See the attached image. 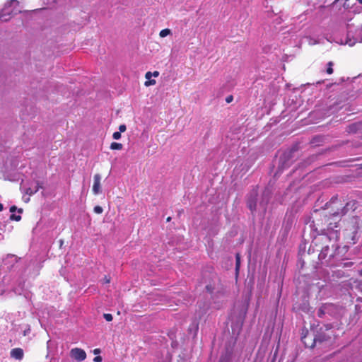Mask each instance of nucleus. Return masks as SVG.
<instances>
[{"instance_id":"nucleus-1","label":"nucleus","mask_w":362,"mask_h":362,"mask_svg":"<svg viewBox=\"0 0 362 362\" xmlns=\"http://www.w3.org/2000/svg\"><path fill=\"white\" fill-rule=\"evenodd\" d=\"M356 209V203L355 201H351L344 204V202L337 195H335L325 204L321 210L326 211L329 217L332 216L338 218L346 214L349 211H354Z\"/></svg>"},{"instance_id":"nucleus-2","label":"nucleus","mask_w":362,"mask_h":362,"mask_svg":"<svg viewBox=\"0 0 362 362\" xmlns=\"http://www.w3.org/2000/svg\"><path fill=\"white\" fill-rule=\"evenodd\" d=\"M312 227L314 230L319 235V237L315 238L314 243L315 245H319V241L325 243L329 240V236L325 234L327 230V223L329 221L330 217L327 215L326 211L316 209L312 215Z\"/></svg>"},{"instance_id":"nucleus-3","label":"nucleus","mask_w":362,"mask_h":362,"mask_svg":"<svg viewBox=\"0 0 362 362\" xmlns=\"http://www.w3.org/2000/svg\"><path fill=\"white\" fill-rule=\"evenodd\" d=\"M333 335V331L332 330L331 325H326L325 329L320 328L319 329L313 339V342L310 344H307L305 341L307 336L302 337V341L305 344V346L313 348L317 343L321 344L322 342L330 341Z\"/></svg>"},{"instance_id":"nucleus-4","label":"nucleus","mask_w":362,"mask_h":362,"mask_svg":"<svg viewBox=\"0 0 362 362\" xmlns=\"http://www.w3.org/2000/svg\"><path fill=\"white\" fill-rule=\"evenodd\" d=\"M327 241L329 244L322 245L321 247L319 259H325L328 257V260H326V262L329 264V260L334 256L335 251L339 248V246L335 241L332 242L330 238Z\"/></svg>"},{"instance_id":"nucleus-5","label":"nucleus","mask_w":362,"mask_h":362,"mask_svg":"<svg viewBox=\"0 0 362 362\" xmlns=\"http://www.w3.org/2000/svg\"><path fill=\"white\" fill-rule=\"evenodd\" d=\"M341 218H333L330 216L329 221L327 223V230H326L325 234L329 236V235L332 234L335 240H338L339 238V230H337L339 227V221Z\"/></svg>"},{"instance_id":"nucleus-6","label":"nucleus","mask_w":362,"mask_h":362,"mask_svg":"<svg viewBox=\"0 0 362 362\" xmlns=\"http://www.w3.org/2000/svg\"><path fill=\"white\" fill-rule=\"evenodd\" d=\"M338 307L331 303H327L322 304L317 311V316L322 317L326 314L329 315H334L338 313Z\"/></svg>"},{"instance_id":"nucleus-7","label":"nucleus","mask_w":362,"mask_h":362,"mask_svg":"<svg viewBox=\"0 0 362 362\" xmlns=\"http://www.w3.org/2000/svg\"><path fill=\"white\" fill-rule=\"evenodd\" d=\"M70 356L77 362H81L86 358V353L80 348H74L70 351Z\"/></svg>"},{"instance_id":"nucleus-8","label":"nucleus","mask_w":362,"mask_h":362,"mask_svg":"<svg viewBox=\"0 0 362 362\" xmlns=\"http://www.w3.org/2000/svg\"><path fill=\"white\" fill-rule=\"evenodd\" d=\"M101 176L100 174L97 173L93 176V185L92 187L93 193L94 194H98L101 192V185H100Z\"/></svg>"},{"instance_id":"nucleus-9","label":"nucleus","mask_w":362,"mask_h":362,"mask_svg":"<svg viewBox=\"0 0 362 362\" xmlns=\"http://www.w3.org/2000/svg\"><path fill=\"white\" fill-rule=\"evenodd\" d=\"M257 193L256 191L253 192V194L248 198L247 204L251 211H254L256 209L257 206Z\"/></svg>"},{"instance_id":"nucleus-10","label":"nucleus","mask_w":362,"mask_h":362,"mask_svg":"<svg viewBox=\"0 0 362 362\" xmlns=\"http://www.w3.org/2000/svg\"><path fill=\"white\" fill-rule=\"evenodd\" d=\"M11 356L17 360H21L23 358V350L21 348H15L11 351Z\"/></svg>"},{"instance_id":"nucleus-11","label":"nucleus","mask_w":362,"mask_h":362,"mask_svg":"<svg viewBox=\"0 0 362 362\" xmlns=\"http://www.w3.org/2000/svg\"><path fill=\"white\" fill-rule=\"evenodd\" d=\"M40 188H42V186L41 185V184L39 182H37V185L34 189H32L31 187H28L25 189V194L31 196V195L35 194L40 189Z\"/></svg>"},{"instance_id":"nucleus-12","label":"nucleus","mask_w":362,"mask_h":362,"mask_svg":"<svg viewBox=\"0 0 362 362\" xmlns=\"http://www.w3.org/2000/svg\"><path fill=\"white\" fill-rule=\"evenodd\" d=\"M205 288L209 293H210V294L214 293V292L216 289L215 282L213 281L212 283H209V284H206L205 286Z\"/></svg>"},{"instance_id":"nucleus-13","label":"nucleus","mask_w":362,"mask_h":362,"mask_svg":"<svg viewBox=\"0 0 362 362\" xmlns=\"http://www.w3.org/2000/svg\"><path fill=\"white\" fill-rule=\"evenodd\" d=\"M122 148H123V145L120 143L112 142L110 144V148L112 150H121V149H122Z\"/></svg>"},{"instance_id":"nucleus-14","label":"nucleus","mask_w":362,"mask_h":362,"mask_svg":"<svg viewBox=\"0 0 362 362\" xmlns=\"http://www.w3.org/2000/svg\"><path fill=\"white\" fill-rule=\"evenodd\" d=\"M327 67L326 69V72L327 74H332L334 72L333 66L334 63L332 62H329L327 64Z\"/></svg>"},{"instance_id":"nucleus-15","label":"nucleus","mask_w":362,"mask_h":362,"mask_svg":"<svg viewBox=\"0 0 362 362\" xmlns=\"http://www.w3.org/2000/svg\"><path fill=\"white\" fill-rule=\"evenodd\" d=\"M240 266V255L239 253H237L235 255V270L238 272L239 271Z\"/></svg>"},{"instance_id":"nucleus-16","label":"nucleus","mask_w":362,"mask_h":362,"mask_svg":"<svg viewBox=\"0 0 362 362\" xmlns=\"http://www.w3.org/2000/svg\"><path fill=\"white\" fill-rule=\"evenodd\" d=\"M170 34H171V30L168 28H165L160 32L159 35L160 37H165Z\"/></svg>"},{"instance_id":"nucleus-17","label":"nucleus","mask_w":362,"mask_h":362,"mask_svg":"<svg viewBox=\"0 0 362 362\" xmlns=\"http://www.w3.org/2000/svg\"><path fill=\"white\" fill-rule=\"evenodd\" d=\"M353 264H354L353 262L347 261V262H341L337 266L341 267L342 268H346V267H351Z\"/></svg>"},{"instance_id":"nucleus-18","label":"nucleus","mask_w":362,"mask_h":362,"mask_svg":"<svg viewBox=\"0 0 362 362\" xmlns=\"http://www.w3.org/2000/svg\"><path fill=\"white\" fill-rule=\"evenodd\" d=\"M9 219L11 221H20L21 220V216L11 214L9 217Z\"/></svg>"},{"instance_id":"nucleus-19","label":"nucleus","mask_w":362,"mask_h":362,"mask_svg":"<svg viewBox=\"0 0 362 362\" xmlns=\"http://www.w3.org/2000/svg\"><path fill=\"white\" fill-rule=\"evenodd\" d=\"M93 211L95 214H100L103 213V209L100 206H95L93 209Z\"/></svg>"},{"instance_id":"nucleus-20","label":"nucleus","mask_w":362,"mask_h":362,"mask_svg":"<svg viewBox=\"0 0 362 362\" xmlns=\"http://www.w3.org/2000/svg\"><path fill=\"white\" fill-rule=\"evenodd\" d=\"M103 317L105 319V320L107 322H111L113 319L112 314H110V313H105L103 315Z\"/></svg>"},{"instance_id":"nucleus-21","label":"nucleus","mask_w":362,"mask_h":362,"mask_svg":"<svg viewBox=\"0 0 362 362\" xmlns=\"http://www.w3.org/2000/svg\"><path fill=\"white\" fill-rule=\"evenodd\" d=\"M155 84H156V80H154V79H152V80L148 79V81H145V83H144V85L146 86H152V85H155Z\"/></svg>"},{"instance_id":"nucleus-22","label":"nucleus","mask_w":362,"mask_h":362,"mask_svg":"<svg viewBox=\"0 0 362 362\" xmlns=\"http://www.w3.org/2000/svg\"><path fill=\"white\" fill-rule=\"evenodd\" d=\"M112 137L115 140H118L121 138V133L119 132H115L112 134Z\"/></svg>"},{"instance_id":"nucleus-23","label":"nucleus","mask_w":362,"mask_h":362,"mask_svg":"<svg viewBox=\"0 0 362 362\" xmlns=\"http://www.w3.org/2000/svg\"><path fill=\"white\" fill-rule=\"evenodd\" d=\"M357 124H352L349 126V131L351 132H356Z\"/></svg>"},{"instance_id":"nucleus-24","label":"nucleus","mask_w":362,"mask_h":362,"mask_svg":"<svg viewBox=\"0 0 362 362\" xmlns=\"http://www.w3.org/2000/svg\"><path fill=\"white\" fill-rule=\"evenodd\" d=\"M111 281V278L110 276L105 275L103 278V283L104 284H109Z\"/></svg>"},{"instance_id":"nucleus-25","label":"nucleus","mask_w":362,"mask_h":362,"mask_svg":"<svg viewBox=\"0 0 362 362\" xmlns=\"http://www.w3.org/2000/svg\"><path fill=\"white\" fill-rule=\"evenodd\" d=\"M127 129V127L125 124H121L119 125V132H124Z\"/></svg>"},{"instance_id":"nucleus-26","label":"nucleus","mask_w":362,"mask_h":362,"mask_svg":"<svg viewBox=\"0 0 362 362\" xmlns=\"http://www.w3.org/2000/svg\"><path fill=\"white\" fill-rule=\"evenodd\" d=\"M233 96L232 95H230L226 97V102L227 103H231L233 101Z\"/></svg>"},{"instance_id":"nucleus-27","label":"nucleus","mask_w":362,"mask_h":362,"mask_svg":"<svg viewBox=\"0 0 362 362\" xmlns=\"http://www.w3.org/2000/svg\"><path fill=\"white\" fill-rule=\"evenodd\" d=\"M151 76H152V73L150 71H148L145 74V78L148 80L151 78Z\"/></svg>"},{"instance_id":"nucleus-28","label":"nucleus","mask_w":362,"mask_h":362,"mask_svg":"<svg viewBox=\"0 0 362 362\" xmlns=\"http://www.w3.org/2000/svg\"><path fill=\"white\" fill-rule=\"evenodd\" d=\"M95 362H101L102 361V357L100 356H95L93 359Z\"/></svg>"},{"instance_id":"nucleus-29","label":"nucleus","mask_w":362,"mask_h":362,"mask_svg":"<svg viewBox=\"0 0 362 362\" xmlns=\"http://www.w3.org/2000/svg\"><path fill=\"white\" fill-rule=\"evenodd\" d=\"M17 210V207L16 206H11L10 207V211L11 213L15 212Z\"/></svg>"},{"instance_id":"nucleus-30","label":"nucleus","mask_w":362,"mask_h":362,"mask_svg":"<svg viewBox=\"0 0 362 362\" xmlns=\"http://www.w3.org/2000/svg\"><path fill=\"white\" fill-rule=\"evenodd\" d=\"M152 76H153L154 77H157L159 76V72L158 71H155L152 73Z\"/></svg>"},{"instance_id":"nucleus-31","label":"nucleus","mask_w":362,"mask_h":362,"mask_svg":"<svg viewBox=\"0 0 362 362\" xmlns=\"http://www.w3.org/2000/svg\"><path fill=\"white\" fill-rule=\"evenodd\" d=\"M100 352V350L99 349H94V351H93V353H94L95 354H99Z\"/></svg>"},{"instance_id":"nucleus-32","label":"nucleus","mask_w":362,"mask_h":362,"mask_svg":"<svg viewBox=\"0 0 362 362\" xmlns=\"http://www.w3.org/2000/svg\"><path fill=\"white\" fill-rule=\"evenodd\" d=\"M4 209L3 204L0 203V211H1Z\"/></svg>"},{"instance_id":"nucleus-33","label":"nucleus","mask_w":362,"mask_h":362,"mask_svg":"<svg viewBox=\"0 0 362 362\" xmlns=\"http://www.w3.org/2000/svg\"><path fill=\"white\" fill-rule=\"evenodd\" d=\"M18 213L21 214V213H23V209H18Z\"/></svg>"},{"instance_id":"nucleus-34","label":"nucleus","mask_w":362,"mask_h":362,"mask_svg":"<svg viewBox=\"0 0 362 362\" xmlns=\"http://www.w3.org/2000/svg\"><path fill=\"white\" fill-rule=\"evenodd\" d=\"M170 220H171V217H168V218H167V219H166V221H167L168 222L170 221Z\"/></svg>"},{"instance_id":"nucleus-35","label":"nucleus","mask_w":362,"mask_h":362,"mask_svg":"<svg viewBox=\"0 0 362 362\" xmlns=\"http://www.w3.org/2000/svg\"><path fill=\"white\" fill-rule=\"evenodd\" d=\"M360 4H362V0H357Z\"/></svg>"},{"instance_id":"nucleus-36","label":"nucleus","mask_w":362,"mask_h":362,"mask_svg":"<svg viewBox=\"0 0 362 362\" xmlns=\"http://www.w3.org/2000/svg\"><path fill=\"white\" fill-rule=\"evenodd\" d=\"M213 278H214L216 279H217L216 276H215V275L213 276Z\"/></svg>"}]
</instances>
